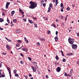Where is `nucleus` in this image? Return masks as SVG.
Here are the masks:
<instances>
[{
  "label": "nucleus",
  "instance_id": "nucleus-12",
  "mask_svg": "<svg viewBox=\"0 0 79 79\" xmlns=\"http://www.w3.org/2000/svg\"><path fill=\"white\" fill-rule=\"evenodd\" d=\"M56 5H57V4H58V0H56Z\"/></svg>",
  "mask_w": 79,
  "mask_h": 79
},
{
  "label": "nucleus",
  "instance_id": "nucleus-41",
  "mask_svg": "<svg viewBox=\"0 0 79 79\" xmlns=\"http://www.w3.org/2000/svg\"><path fill=\"white\" fill-rule=\"evenodd\" d=\"M63 8H64V7H63V8H62V9H61L60 10V11H61L62 12H63L64 10H63Z\"/></svg>",
  "mask_w": 79,
  "mask_h": 79
},
{
  "label": "nucleus",
  "instance_id": "nucleus-51",
  "mask_svg": "<svg viewBox=\"0 0 79 79\" xmlns=\"http://www.w3.org/2000/svg\"><path fill=\"white\" fill-rule=\"evenodd\" d=\"M43 6H44V7L45 6H46L45 3H44V4H43Z\"/></svg>",
  "mask_w": 79,
  "mask_h": 79
},
{
  "label": "nucleus",
  "instance_id": "nucleus-10",
  "mask_svg": "<svg viewBox=\"0 0 79 79\" xmlns=\"http://www.w3.org/2000/svg\"><path fill=\"white\" fill-rule=\"evenodd\" d=\"M24 39L25 40V42H26V43H27V44H29V41H28V40L27 39V38H26V37H24Z\"/></svg>",
  "mask_w": 79,
  "mask_h": 79
},
{
  "label": "nucleus",
  "instance_id": "nucleus-54",
  "mask_svg": "<svg viewBox=\"0 0 79 79\" xmlns=\"http://www.w3.org/2000/svg\"><path fill=\"white\" fill-rule=\"evenodd\" d=\"M46 78H48V75H46Z\"/></svg>",
  "mask_w": 79,
  "mask_h": 79
},
{
  "label": "nucleus",
  "instance_id": "nucleus-28",
  "mask_svg": "<svg viewBox=\"0 0 79 79\" xmlns=\"http://www.w3.org/2000/svg\"><path fill=\"white\" fill-rule=\"evenodd\" d=\"M17 71V70H16V69L14 70V73H15V74L16 73Z\"/></svg>",
  "mask_w": 79,
  "mask_h": 79
},
{
  "label": "nucleus",
  "instance_id": "nucleus-58",
  "mask_svg": "<svg viewBox=\"0 0 79 79\" xmlns=\"http://www.w3.org/2000/svg\"><path fill=\"white\" fill-rule=\"evenodd\" d=\"M16 47H19V45H18V44H16Z\"/></svg>",
  "mask_w": 79,
  "mask_h": 79
},
{
  "label": "nucleus",
  "instance_id": "nucleus-22",
  "mask_svg": "<svg viewBox=\"0 0 79 79\" xmlns=\"http://www.w3.org/2000/svg\"><path fill=\"white\" fill-rule=\"evenodd\" d=\"M15 77H19V75L17 73H15Z\"/></svg>",
  "mask_w": 79,
  "mask_h": 79
},
{
  "label": "nucleus",
  "instance_id": "nucleus-56",
  "mask_svg": "<svg viewBox=\"0 0 79 79\" xmlns=\"http://www.w3.org/2000/svg\"><path fill=\"white\" fill-rule=\"evenodd\" d=\"M21 48H21V47L20 48H17V50H20V49H21Z\"/></svg>",
  "mask_w": 79,
  "mask_h": 79
},
{
  "label": "nucleus",
  "instance_id": "nucleus-30",
  "mask_svg": "<svg viewBox=\"0 0 79 79\" xmlns=\"http://www.w3.org/2000/svg\"><path fill=\"white\" fill-rule=\"evenodd\" d=\"M60 6L62 8H63V4L62 3H61V4H60Z\"/></svg>",
  "mask_w": 79,
  "mask_h": 79
},
{
  "label": "nucleus",
  "instance_id": "nucleus-47",
  "mask_svg": "<svg viewBox=\"0 0 79 79\" xmlns=\"http://www.w3.org/2000/svg\"><path fill=\"white\" fill-rule=\"evenodd\" d=\"M24 77H25V79H27V76L25 75Z\"/></svg>",
  "mask_w": 79,
  "mask_h": 79
},
{
  "label": "nucleus",
  "instance_id": "nucleus-5",
  "mask_svg": "<svg viewBox=\"0 0 79 79\" xmlns=\"http://www.w3.org/2000/svg\"><path fill=\"white\" fill-rule=\"evenodd\" d=\"M6 48L8 50H10V49H11L10 46L8 44L6 45Z\"/></svg>",
  "mask_w": 79,
  "mask_h": 79
},
{
  "label": "nucleus",
  "instance_id": "nucleus-21",
  "mask_svg": "<svg viewBox=\"0 0 79 79\" xmlns=\"http://www.w3.org/2000/svg\"><path fill=\"white\" fill-rule=\"evenodd\" d=\"M13 22L14 23H16L17 22V20L16 19H13Z\"/></svg>",
  "mask_w": 79,
  "mask_h": 79
},
{
  "label": "nucleus",
  "instance_id": "nucleus-53",
  "mask_svg": "<svg viewBox=\"0 0 79 79\" xmlns=\"http://www.w3.org/2000/svg\"><path fill=\"white\" fill-rule=\"evenodd\" d=\"M20 55L22 56H24L23 55V53H20Z\"/></svg>",
  "mask_w": 79,
  "mask_h": 79
},
{
  "label": "nucleus",
  "instance_id": "nucleus-60",
  "mask_svg": "<svg viewBox=\"0 0 79 79\" xmlns=\"http://www.w3.org/2000/svg\"><path fill=\"white\" fill-rule=\"evenodd\" d=\"M2 16H5V14L3 12H2Z\"/></svg>",
  "mask_w": 79,
  "mask_h": 79
},
{
  "label": "nucleus",
  "instance_id": "nucleus-8",
  "mask_svg": "<svg viewBox=\"0 0 79 79\" xmlns=\"http://www.w3.org/2000/svg\"><path fill=\"white\" fill-rule=\"evenodd\" d=\"M31 68H32V69L33 72H36V68H35V67L34 66H31Z\"/></svg>",
  "mask_w": 79,
  "mask_h": 79
},
{
  "label": "nucleus",
  "instance_id": "nucleus-14",
  "mask_svg": "<svg viewBox=\"0 0 79 79\" xmlns=\"http://www.w3.org/2000/svg\"><path fill=\"white\" fill-rule=\"evenodd\" d=\"M28 21L31 24H32V23H33L34 22H33V21H32V20H30L29 19H28Z\"/></svg>",
  "mask_w": 79,
  "mask_h": 79
},
{
  "label": "nucleus",
  "instance_id": "nucleus-43",
  "mask_svg": "<svg viewBox=\"0 0 79 79\" xmlns=\"http://www.w3.org/2000/svg\"><path fill=\"white\" fill-rule=\"evenodd\" d=\"M52 26H53V27H56L55 25L54 24H52Z\"/></svg>",
  "mask_w": 79,
  "mask_h": 79
},
{
  "label": "nucleus",
  "instance_id": "nucleus-33",
  "mask_svg": "<svg viewBox=\"0 0 79 79\" xmlns=\"http://www.w3.org/2000/svg\"><path fill=\"white\" fill-rule=\"evenodd\" d=\"M68 55H73V53H70L68 54Z\"/></svg>",
  "mask_w": 79,
  "mask_h": 79
},
{
  "label": "nucleus",
  "instance_id": "nucleus-7",
  "mask_svg": "<svg viewBox=\"0 0 79 79\" xmlns=\"http://www.w3.org/2000/svg\"><path fill=\"white\" fill-rule=\"evenodd\" d=\"M16 33H21V30L20 29L17 30L15 31Z\"/></svg>",
  "mask_w": 79,
  "mask_h": 79
},
{
  "label": "nucleus",
  "instance_id": "nucleus-13",
  "mask_svg": "<svg viewBox=\"0 0 79 79\" xmlns=\"http://www.w3.org/2000/svg\"><path fill=\"white\" fill-rule=\"evenodd\" d=\"M15 11L14 10L12 11L11 12V14L12 16L15 14Z\"/></svg>",
  "mask_w": 79,
  "mask_h": 79
},
{
  "label": "nucleus",
  "instance_id": "nucleus-2",
  "mask_svg": "<svg viewBox=\"0 0 79 79\" xmlns=\"http://www.w3.org/2000/svg\"><path fill=\"white\" fill-rule=\"evenodd\" d=\"M74 40L73 39H68V41L69 44H70L72 45H73V44Z\"/></svg>",
  "mask_w": 79,
  "mask_h": 79
},
{
  "label": "nucleus",
  "instance_id": "nucleus-44",
  "mask_svg": "<svg viewBox=\"0 0 79 79\" xmlns=\"http://www.w3.org/2000/svg\"><path fill=\"white\" fill-rule=\"evenodd\" d=\"M67 73L66 72L64 74V76H67Z\"/></svg>",
  "mask_w": 79,
  "mask_h": 79
},
{
  "label": "nucleus",
  "instance_id": "nucleus-38",
  "mask_svg": "<svg viewBox=\"0 0 79 79\" xmlns=\"http://www.w3.org/2000/svg\"><path fill=\"white\" fill-rule=\"evenodd\" d=\"M67 10H68V11H69V10H70V8L69 7H68L67 8Z\"/></svg>",
  "mask_w": 79,
  "mask_h": 79
},
{
  "label": "nucleus",
  "instance_id": "nucleus-23",
  "mask_svg": "<svg viewBox=\"0 0 79 79\" xmlns=\"http://www.w3.org/2000/svg\"><path fill=\"white\" fill-rule=\"evenodd\" d=\"M60 52H61V54H62L63 56H64V55H63V51L61 50L60 51Z\"/></svg>",
  "mask_w": 79,
  "mask_h": 79
},
{
  "label": "nucleus",
  "instance_id": "nucleus-18",
  "mask_svg": "<svg viewBox=\"0 0 79 79\" xmlns=\"http://www.w3.org/2000/svg\"><path fill=\"white\" fill-rule=\"evenodd\" d=\"M58 37H56L54 39H55V40H56V42H57V41L58 40Z\"/></svg>",
  "mask_w": 79,
  "mask_h": 79
},
{
  "label": "nucleus",
  "instance_id": "nucleus-16",
  "mask_svg": "<svg viewBox=\"0 0 79 79\" xmlns=\"http://www.w3.org/2000/svg\"><path fill=\"white\" fill-rule=\"evenodd\" d=\"M32 63L33 64H34L35 65V66H37V62H33Z\"/></svg>",
  "mask_w": 79,
  "mask_h": 79
},
{
  "label": "nucleus",
  "instance_id": "nucleus-63",
  "mask_svg": "<svg viewBox=\"0 0 79 79\" xmlns=\"http://www.w3.org/2000/svg\"><path fill=\"white\" fill-rule=\"evenodd\" d=\"M41 0L42 1V2L43 3L44 2V0Z\"/></svg>",
  "mask_w": 79,
  "mask_h": 79
},
{
  "label": "nucleus",
  "instance_id": "nucleus-29",
  "mask_svg": "<svg viewBox=\"0 0 79 79\" xmlns=\"http://www.w3.org/2000/svg\"><path fill=\"white\" fill-rule=\"evenodd\" d=\"M10 2H7L6 5H7L9 6V5H10Z\"/></svg>",
  "mask_w": 79,
  "mask_h": 79
},
{
  "label": "nucleus",
  "instance_id": "nucleus-39",
  "mask_svg": "<svg viewBox=\"0 0 79 79\" xmlns=\"http://www.w3.org/2000/svg\"><path fill=\"white\" fill-rule=\"evenodd\" d=\"M8 5L6 4V9H7V8H8Z\"/></svg>",
  "mask_w": 79,
  "mask_h": 79
},
{
  "label": "nucleus",
  "instance_id": "nucleus-15",
  "mask_svg": "<svg viewBox=\"0 0 79 79\" xmlns=\"http://www.w3.org/2000/svg\"><path fill=\"white\" fill-rule=\"evenodd\" d=\"M5 38L6 39V40H8L9 42H11V41H12L11 40H10L6 37Z\"/></svg>",
  "mask_w": 79,
  "mask_h": 79
},
{
  "label": "nucleus",
  "instance_id": "nucleus-35",
  "mask_svg": "<svg viewBox=\"0 0 79 79\" xmlns=\"http://www.w3.org/2000/svg\"><path fill=\"white\" fill-rule=\"evenodd\" d=\"M63 62H66V59H63L62 60Z\"/></svg>",
  "mask_w": 79,
  "mask_h": 79
},
{
  "label": "nucleus",
  "instance_id": "nucleus-48",
  "mask_svg": "<svg viewBox=\"0 0 79 79\" xmlns=\"http://www.w3.org/2000/svg\"><path fill=\"white\" fill-rule=\"evenodd\" d=\"M20 63H21V64H24V62L22 61H20Z\"/></svg>",
  "mask_w": 79,
  "mask_h": 79
},
{
  "label": "nucleus",
  "instance_id": "nucleus-59",
  "mask_svg": "<svg viewBox=\"0 0 79 79\" xmlns=\"http://www.w3.org/2000/svg\"><path fill=\"white\" fill-rule=\"evenodd\" d=\"M77 35L78 37H79V33H77Z\"/></svg>",
  "mask_w": 79,
  "mask_h": 79
},
{
  "label": "nucleus",
  "instance_id": "nucleus-61",
  "mask_svg": "<svg viewBox=\"0 0 79 79\" xmlns=\"http://www.w3.org/2000/svg\"><path fill=\"white\" fill-rule=\"evenodd\" d=\"M21 13L22 14V15H23L24 14V12H22Z\"/></svg>",
  "mask_w": 79,
  "mask_h": 79
},
{
  "label": "nucleus",
  "instance_id": "nucleus-50",
  "mask_svg": "<svg viewBox=\"0 0 79 79\" xmlns=\"http://www.w3.org/2000/svg\"><path fill=\"white\" fill-rule=\"evenodd\" d=\"M23 21H25V22L26 21V19H23Z\"/></svg>",
  "mask_w": 79,
  "mask_h": 79
},
{
  "label": "nucleus",
  "instance_id": "nucleus-4",
  "mask_svg": "<svg viewBox=\"0 0 79 79\" xmlns=\"http://www.w3.org/2000/svg\"><path fill=\"white\" fill-rule=\"evenodd\" d=\"M7 70L8 71L9 75L10 76V78L11 77V70L10 69V68H9V67H8L7 68Z\"/></svg>",
  "mask_w": 79,
  "mask_h": 79
},
{
  "label": "nucleus",
  "instance_id": "nucleus-9",
  "mask_svg": "<svg viewBox=\"0 0 79 79\" xmlns=\"http://www.w3.org/2000/svg\"><path fill=\"white\" fill-rule=\"evenodd\" d=\"M61 71V68L60 67H58L56 68V71L57 72H60Z\"/></svg>",
  "mask_w": 79,
  "mask_h": 79
},
{
  "label": "nucleus",
  "instance_id": "nucleus-40",
  "mask_svg": "<svg viewBox=\"0 0 79 79\" xmlns=\"http://www.w3.org/2000/svg\"><path fill=\"white\" fill-rule=\"evenodd\" d=\"M47 33L48 34H50V31H47Z\"/></svg>",
  "mask_w": 79,
  "mask_h": 79
},
{
  "label": "nucleus",
  "instance_id": "nucleus-46",
  "mask_svg": "<svg viewBox=\"0 0 79 79\" xmlns=\"http://www.w3.org/2000/svg\"><path fill=\"white\" fill-rule=\"evenodd\" d=\"M29 77H32V75L30 73H29L28 74Z\"/></svg>",
  "mask_w": 79,
  "mask_h": 79
},
{
  "label": "nucleus",
  "instance_id": "nucleus-45",
  "mask_svg": "<svg viewBox=\"0 0 79 79\" xmlns=\"http://www.w3.org/2000/svg\"><path fill=\"white\" fill-rule=\"evenodd\" d=\"M44 19H45V20H48V18L47 17H45L44 18Z\"/></svg>",
  "mask_w": 79,
  "mask_h": 79
},
{
  "label": "nucleus",
  "instance_id": "nucleus-64",
  "mask_svg": "<svg viewBox=\"0 0 79 79\" xmlns=\"http://www.w3.org/2000/svg\"><path fill=\"white\" fill-rule=\"evenodd\" d=\"M57 21H58V20L56 19V22H57Z\"/></svg>",
  "mask_w": 79,
  "mask_h": 79
},
{
  "label": "nucleus",
  "instance_id": "nucleus-20",
  "mask_svg": "<svg viewBox=\"0 0 79 79\" xmlns=\"http://www.w3.org/2000/svg\"><path fill=\"white\" fill-rule=\"evenodd\" d=\"M4 20H3V19H2L1 18H0V22L2 23V22H3Z\"/></svg>",
  "mask_w": 79,
  "mask_h": 79
},
{
  "label": "nucleus",
  "instance_id": "nucleus-32",
  "mask_svg": "<svg viewBox=\"0 0 79 79\" xmlns=\"http://www.w3.org/2000/svg\"><path fill=\"white\" fill-rule=\"evenodd\" d=\"M36 44L37 46H39V45H40V43H39V42H38Z\"/></svg>",
  "mask_w": 79,
  "mask_h": 79
},
{
  "label": "nucleus",
  "instance_id": "nucleus-57",
  "mask_svg": "<svg viewBox=\"0 0 79 79\" xmlns=\"http://www.w3.org/2000/svg\"><path fill=\"white\" fill-rule=\"evenodd\" d=\"M0 29L1 30V31H2V30H3V28H2L1 27H0Z\"/></svg>",
  "mask_w": 79,
  "mask_h": 79
},
{
  "label": "nucleus",
  "instance_id": "nucleus-55",
  "mask_svg": "<svg viewBox=\"0 0 79 79\" xmlns=\"http://www.w3.org/2000/svg\"><path fill=\"white\" fill-rule=\"evenodd\" d=\"M65 21H66L67 20V16H66V17L65 18Z\"/></svg>",
  "mask_w": 79,
  "mask_h": 79
},
{
  "label": "nucleus",
  "instance_id": "nucleus-37",
  "mask_svg": "<svg viewBox=\"0 0 79 79\" xmlns=\"http://www.w3.org/2000/svg\"><path fill=\"white\" fill-rule=\"evenodd\" d=\"M28 59H29V60H30V61H31L32 59H31V58L29 57H28Z\"/></svg>",
  "mask_w": 79,
  "mask_h": 79
},
{
  "label": "nucleus",
  "instance_id": "nucleus-19",
  "mask_svg": "<svg viewBox=\"0 0 79 79\" xmlns=\"http://www.w3.org/2000/svg\"><path fill=\"white\" fill-rule=\"evenodd\" d=\"M48 13H49L50 11V10H51V8H50V7H49L48 8Z\"/></svg>",
  "mask_w": 79,
  "mask_h": 79
},
{
  "label": "nucleus",
  "instance_id": "nucleus-3",
  "mask_svg": "<svg viewBox=\"0 0 79 79\" xmlns=\"http://www.w3.org/2000/svg\"><path fill=\"white\" fill-rule=\"evenodd\" d=\"M72 47L73 50H76L77 49V44H73L72 45Z\"/></svg>",
  "mask_w": 79,
  "mask_h": 79
},
{
  "label": "nucleus",
  "instance_id": "nucleus-42",
  "mask_svg": "<svg viewBox=\"0 0 79 79\" xmlns=\"http://www.w3.org/2000/svg\"><path fill=\"white\" fill-rule=\"evenodd\" d=\"M19 12L21 13V12H23V10H21V8H19Z\"/></svg>",
  "mask_w": 79,
  "mask_h": 79
},
{
  "label": "nucleus",
  "instance_id": "nucleus-36",
  "mask_svg": "<svg viewBox=\"0 0 79 79\" xmlns=\"http://www.w3.org/2000/svg\"><path fill=\"white\" fill-rule=\"evenodd\" d=\"M32 18L34 20H37V18H36V17H33Z\"/></svg>",
  "mask_w": 79,
  "mask_h": 79
},
{
  "label": "nucleus",
  "instance_id": "nucleus-34",
  "mask_svg": "<svg viewBox=\"0 0 79 79\" xmlns=\"http://www.w3.org/2000/svg\"><path fill=\"white\" fill-rule=\"evenodd\" d=\"M7 22H8V23L9 24H10V20H9V19H8V18H7Z\"/></svg>",
  "mask_w": 79,
  "mask_h": 79
},
{
  "label": "nucleus",
  "instance_id": "nucleus-11",
  "mask_svg": "<svg viewBox=\"0 0 79 79\" xmlns=\"http://www.w3.org/2000/svg\"><path fill=\"white\" fill-rule=\"evenodd\" d=\"M38 39H39V40H40L41 41V42H42V41L43 42H44V41H45V39H44V38H40V39H39V38H38Z\"/></svg>",
  "mask_w": 79,
  "mask_h": 79
},
{
  "label": "nucleus",
  "instance_id": "nucleus-62",
  "mask_svg": "<svg viewBox=\"0 0 79 79\" xmlns=\"http://www.w3.org/2000/svg\"><path fill=\"white\" fill-rule=\"evenodd\" d=\"M7 25H9V24H8L7 23H6L5 26H7Z\"/></svg>",
  "mask_w": 79,
  "mask_h": 79
},
{
  "label": "nucleus",
  "instance_id": "nucleus-6",
  "mask_svg": "<svg viewBox=\"0 0 79 79\" xmlns=\"http://www.w3.org/2000/svg\"><path fill=\"white\" fill-rule=\"evenodd\" d=\"M22 50H23V51H24V52H27L28 51V49H27V48H22Z\"/></svg>",
  "mask_w": 79,
  "mask_h": 79
},
{
  "label": "nucleus",
  "instance_id": "nucleus-26",
  "mask_svg": "<svg viewBox=\"0 0 79 79\" xmlns=\"http://www.w3.org/2000/svg\"><path fill=\"white\" fill-rule=\"evenodd\" d=\"M34 27H37V24H36L34 23Z\"/></svg>",
  "mask_w": 79,
  "mask_h": 79
},
{
  "label": "nucleus",
  "instance_id": "nucleus-17",
  "mask_svg": "<svg viewBox=\"0 0 79 79\" xmlns=\"http://www.w3.org/2000/svg\"><path fill=\"white\" fill-rule=\"evenodd\" d=\"M73 69H72L71 70L70 72V76H71V74H73Z\"/></svg>",
  "mask_w": 79,
  "mask_h": 79
},
{
  "label": "nucleus",
  "instance_id": "nucleus-31",
  "mask_svg": "<svg viewBox=\"0 0 79 79\" xmlns=\"http://www.w3.org/2000/svg\"><path fill=\"white\" fill-rule=\"evenodd\" d=\"M49 7H53V5H52V3L50 4Z\"/></svg>",
  "mask_w": 79,
  "mask_h": 79
},
{
  "label": "nucleus",
  "instance_id": "nucleus-1",
  "mask_svg": "<svg viewBox=\"0 0 79 79\" xmlns=\"http://www.w3.org/2000/svg\"><path fill=\"white\" fill-rule=\"evenodd\" d=\"M29 4H30L31 5L29 6V8L31 9H34L37 6V3L32 1L30 2Z\"/></svg>",
  "mask_w": 79,
  "mask_h": 79
},
{
  "label": "nucleus",
  "instance_id": "nucleus-52",
  "mask_svg": "<svg viewBox=\"0 0 79 79\" xmlns=\"http://www.w3.org/2000/svg\"><path fill=\"white\" fill-rule=\"evenodd\" d=\"M58 31H56V35H58Z\"/></svg>",
  "mask_w": 79,
  "mask_h": 79
},
{
  "label": "nucleus",
  "instance_id": "nucleus-24",
  "mask_svg": "<svg viewBox=\"0 0 79 79\" xmlns=\"http://www.w3.org/2000/svg\"><path fill=\"white\" fill-rule=\"evenodd\" d=\"M17 42L18 43H19V44H21V41L20 40H17Z\"/></svg>",
  "mask_w": 79,
  "mask_h": 79
},
{
  "label": "nucleus",
  "instance_id": "nucleus-25",
  "mask_svg": "<svg viewBox=\"0 0 79 79\" xmlns=\"http://www.w3.org/2000/svg\"><path fill=\"white\" fill-rule=\"evenodd\" d=\"M5 77V75L2 74V75H1V77Z\"/></svg>",
  "mask_w": 79,
  "mask_h": 79
},
{
  "label": "nucleus",
  "instance_id": "nucleus-49",
  "mask_svg": "<svg viewBox=\"0 0 79 79\" xmlns=\"http://www.w3.org/2000/svg\"><path fill=\"white\" fill-rule=\"evenodd\" d=\"M2 54L3 55H6V53H4L3 52H2Z\"/></svg>",
  "mask_w": 79,
  "mask_h": 79
},
{
  "label": "nucleus",
  "instance_id": "nucleus-27",
  "mask_svg": "<svg viewBox=\"0 0 79 79\" xmlns=\"http://www.w3.org/2000/svg\"><path fill=\"white\" fill-rule=\"evenodd\" d=\"M56 59L57 60H58V56H56Z\"/></svg>",
  "mask_w": 79,
  "mask_h": 79
}]
</instances>
